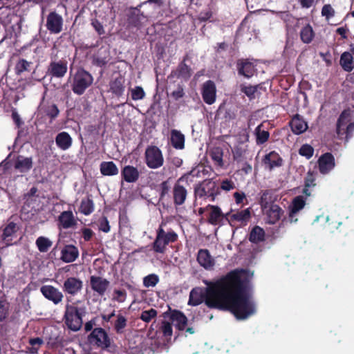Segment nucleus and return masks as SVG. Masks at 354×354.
<instances>
[{
    "instance_id": "nucleus-26",
    "label": "nucleus",
    "mask_w": 354,
    "mask_h": 354,
    "mask_svg": "<svg viewBox=\"0 0 354 354\" xmlns=\"http://www.w3.org/2000/svg\"><path fill=\"white\" fill-rule=\"evenodd\" d=\"M197 261L206 270H211L214 266V260L207 249H200L198 252Z\"/></svg>"
},
{
    "instance_id": "nucleus-25",
    "label": "nucleus",
    "mask_w": 354,
    "mask_h": 354,
    "mask_svg": "<svg viewBox=\"0 0 354 354\" xmlns=\"http://www.w3.org/2000/svg\"><path fill=\"white\" fill-rule=\"evenodd\" d=\"M78 256V249L73 245H66L61 251V260L65 263L75 261Z\"/></svg>"
},
{
    "instance_id": "nucleus-45",
    "label": "nucleus",
    "mask_w": 354,
    "mask_h": 354,
    "mask_svg": "<svg viewBox=\"0 0 354 354\" xmlns=\"http://www.w3.org/2000/svg\"><path fill=\"white\" fill-rule=\"evenodd\" d=\"M272 202L273 200L271 192L268 189L263 191L259 201V204L262 210L264 211L268 209L271 205H272Z\"/></svg>"
},
{
    "instance_id": "nucleus-35",
    "label": "nucleus",
    "mask_w": 354,
    "mask_h": 354,
    "mask_svg": "<svg viewBox=\"0 0 354 354\" xmlns=\"http://www.w3.org/2000/svg\"><path fill=\"white\" fill-rule=\"evenodd\" d=\"M265 231L259 225H255L251 230L248 239L252 243H259L265 241Z\"/></svg>"
},
{
    "instance_id": "nucleus-41",
    "label": "nucleus",
    "mask_w": 354,
    "mask_h": 354,
    "mask_svg": "<svg viewBox=\"0 0 354 354\" xmlns=\"http://www.w3.org/2000/svg\"><path fill=\"white\" fill-rule=\"evenodd\" d=\"M80 212L84 215H90L94 211V203L90 197L83 198L80 206Z\"/></svg>"
},
{
    "instance_id": "nucleus-50",
    "label": "nucleus",
    "mask_w": 354,
    "mask_h": 354,
    "mask_svg": "<svg viewBox=\"0 0 354 354\" xmlns=\"http://www.w3.org/2000/svg\"><path fill=\"white\" fill-rule=\"evenodd\" d=\"M158 315V312L154 308H150L142 311L139 318L146 323H149L153 319L156 318Z\"/></svg>"
},
{
    "instance_id": "nucleus-27",
    "label": "nucleus",
    "mask_w": 354,
    "mask_h": 354,
    "mask_svg": "<svg viewBox=\"0 0 354 354\" xmlns=\"http://www.w3.org/2000/svg\"><path fill=\"white\" fill-rule=\"evenodd\" d=\"M32 158L31 157L18 156L15 160L14 167L21 173H27L32 169Z\"/></svg>"
},
{
    "instance_id": "nucleus-59",
    "label": "nucleus",
    "mask_w": 354,
    "mask_h": 354,
    "mask_svg": "<svg viewBox=\"0 0 354 354\" xmlns=\"http://www.w3.org/2000/svg\"><path fill=\"white\" fill-rule=\"evenodd\" d=\"M313 147L308 144L303 145L299 150V153L302 156H305L307 159H310L313 156Z\"/></svg>"
},
{
    "instance_id": "nucleus-11",
    "label": "nucleus",
    "mask_w": 354,
    "mask_h": 354,
    "mask_svg": "<svg viewBox=\"0 0 354 354\" xmlns=\"http://www.w3.org/2000/svg\"><path fill=\"white\" fill-rule=\"evenodd\" d=\"M207 210L209 211L207 216L208 223L212 225L221 226L223 225V221L228 220L230 212L223 214L221 209L217 205H208L206 207Z\"/></svg>"
},
{
    "instance_id": "nucleus-57",
    "label": "nucleus",
    "mask_w": 354,
    "mask_h": 354,
    "mask_svg": "<svg viewBox=\"0 0 354 354\" xmlns=\"http://www.w3.org/2000/svg\"><path fill=\"white\" fill-rule=\"evenodd\" d=\"M127 293L125 290L115 289L113 291L112 299L118 303H123L125 301V300L127 299Z\"/></svg>"
},
{
    "instance_id": "nucleus-17",
    "label": "nucleus",
    "mask_w": 354,
    "mask_h": 354,
    "mask_svg": "<svg viewBox=\"0 0 354 354\" xmlns=\"http://www.w3.org/2000/svg\"><path fill=\"white\" fill-rule=\"evenodd\" d=\"M110 286V281L105 278L91 275L90 277V286L92 290L100 296H103Z\"/></svg>"
},
{
    "instance_id": "nucleus-19",
    "label": "nucleus",
    "mask_w": 354,
    "mask_h": 354,
    "mask_svg": "<svg viewBox=\"0 0 354 354\" xmlns=\"http://www.w3.org/2000/svg\"><path fill=\"white\" fill-rule=\"evenodd\" d=\"M283 160L280 155L275 151H272L266 154L262 158V163L270 171L276 167H280L283 165Z\"/></svg>"
},
{
    "instance_id": "nucleus-43",
    "label": "nucleus",
    "mask_w": 354,
    "mask_h": 354,
    "mask_svg": "<svg viewBox=\"0 0 354 354\" xmlns=\"http://www.w3.org/2000/svg\"><path fill=\"white\" fill-rule=\"evenodd\" d=\"M352 110L350 108H348L344 109L340 113L336 124L337 129L344 127L348 122H350L352 117Z\"/></svg>"
},
{
    "instance_id": "nucleus-47",
    "label": "nucleus",
    "mask_w": 354,
    "mask_h": 354,
    "mask_svg": "<svg viewBox=\"0 0 354 354\" xmlns=\"http://www.w3.org/2000/svg\"><path fill=\"white\" fill-rule=\"evenodd\" d=\"M127 325V318L121 314L117 315V319L114 323V330L118 334H122Z\"/></svg>"
},
{
    "instance_id": "nucleus-52",
    "label": "nucleus",
    "mask_w": 354,
    "mask_h": 354,
    "mask_svg": "<svg viewBox=\"0 0 354 354\" xmlns=\"http://www.w3.org/2000/svg\"><path fill=\"white\" fill-rule=\"evenodd\" d=\"M145 92L142 86H136L131 89V97L133 100L137 101L145 97Z\"/></svg>"
},
{
    "instance_id": "nucleus-15",
    "label": "nucleus",
    "mask_w": 354,
    "mask_h": 354,
    "mask_svg": "<svg viewBox=\"0 0 354 354\" xmlns=\"http://www.w3.org/2000/svg\"><path fill=\"white\" fill-rule=\"evenodd\" d=\"M317 164L319 172L327 174L335 167V157L330 152L324 153L318 158Z\"/></svg>"
},
{
    "instance_id": "nucleus-6",
    "label": "nucleus",
    "mask_w": 354,
    "mask_h": 354,
    "mask_svg": "<svg viewBox=\"0 0 354 354\" xmlns=\"http://www.w3.org/2000/svg\"><path fill=\"white\" fill-rule=\"evenodd\" d=\"M194 171H191L189 173L185 174L182 176H180L174 183L172 191L171 196L174 205L176 207L181 206L185 204L188 192L187 188L182 184L184 181H187V178L189 175L192 174Z\"/></svg>"
},
{
    "instance_id": "nucleus-8",
    "label": "nucleus",
    "mask_w": 354,
    "mask_h": 354,
    "mask_svg": "<svg viewBox=\"0 0 354 354\" xmlns=\"http://www.w3.org/2000/svg\"><path fill=\"white\" fill-rule=\"evenodd\" d=\"M88 340L91 344L103 350L107 349L111 346V339L102 328H94L88 336Z\"/></svg>"
},
{
    "instance_id": "nucleus-62",
    "label": "nucleus",
    "mask_w": 354,
    "mask_h": 354,
    "mask_svg": "<svg viewBox=\"0 0 354 354\" xmlns=\"http://www.w3.org/2000/svg\"><path fill=\"white\" fill-rule=\"evenodd\" d=\"M99 230L100 231H102L103 232L108 233L110 230L111 227L109 225V222L108 221V218L106 216H102L99 221Z\"/></svg>"
},
{
    "instance_id": "nucleus-46",
    "label": "nucleus",
    "mask_w": 354,
    "mask_h": 354,
    "mask_svg": "<svg viewBox=\"0 0 354 354\" xmlns=\"http://www.w3.org/2000/svg\"><path fill=\"white\" fill-rule=\"evenodd\" d=\"M31 62H28L25 59H19L15 64V72L17 75H20L26 71H30V67L32 65Z\"/></svg>"
},
{
    "instance_id": "nucleus-58",
    "label": "nucleus",
    "mask_w": 354,
    "mask_h": 354,
    "mask_svg": "<svg viewBox=\"0 0 354 354\" xmlns=\"http://www.w3.org/2000/svg\"><path fill=\"white\" fill-rule=\"evenodd\" d=\"M245 153V150L241 147L236 146L232 149L233 159L237 162H240L243 160Z\"/></svg>"
},
{
    "instance_id": "nucleus-3",
    "label": "nucleus",
    "mask_w": 354,
    "mask_h": 354,
    "mask_svg": "<svg viewBox=\"0 0 354 354\" xmlns=\"http://www.w3.org/2000/svg\"><path fill=\"white\" fill-rule=\"evenodd\" d=\"M71 79V89L77 95H83L93 83V75L82 67L77 69Z\"/></svg>"
},
{
    "instance_id": "nucleus-16",
    "label": "nucleus",
    "mask_w": 354,
    "mask_h": 354,
    "mask_svg": "<svg viewBox=\"0 0 354 354\" xmlns=\"http://www.w3.org/2000/svg\"><path fill=\"white\" fill-rule=\"evenodd\" d=\"M63 19L56 12H50L47 16L46 28L50 33L58 34L62 30Z\"/></svg>"
},
{
    "instance_id": "nucleus-28",
    "label": "nucleus",
    "mask_w": 354,
    "mask_h": 354,
    "mask_svg": "<svg viewBox=\"0 0 354 354\" xmlns=\"http://www.w3.org/2000/svg\"><path fill=\"white\" fill-rule=\"evenodd\" d=\"M169 317L178 330H184L185 329L187 318L183 312L174 310L171 313Z\"/></svg>"
},
{
    "instance_id": "nucleus-13",
    "label": "nucleus",
    "mask_w": 354,
    "mask_h": 354,
    "mask_svg": "<svg viewBox=\"0 0 354 354\" xmlns=\"http://www.w3.org/2000/svg\"><path fill=\"white\" fill-rule=\"evenodd\" d=\"M201 93L205 103L213 104L216 100V86L214 81L207 80L201 86Z\"/></svg>"
},
{
    "instance_id": "nucleus-9",
    "label": "nucleus",
    "mask_w": 354,
    "mask_h": 354,
    "mask_svg": "<svg viewBox=\"0 0 354 354\" xmlns=\"http://www.w3.org/2000/svg\"><path fill=\"white\" fill-rule=\"evenodd\" d=\"M189 55L187 53L185 54L182 61L175 69L171 71L168 77L180 79L185 82L188 81L193 73L192 68L186 64V62L189 60Z\"/></svg>"
},
{
    "instance_id": "nucleus-64",
    "label": "nucleus",
    "mask_w": 354,
    "mask_h": 354,
    "mask_svg": "<svg viewBox=\"0 0 354 354\" xmlns=\"http://www.w3.org/2000/svg\"><path fill=\"white\" fill-rule=\"evenodd\" d=\"M59 111L57 108V106L55 104L48 107L46 110V115L51 119L53 120L56 117H57Z\"/></svg>"
},
{
    "instance_id": "nucleus-29",
    "label": "nucleus",
    "mask_w": 354,
    "mask_h": 354,
    "mask_svg": "<svg viewBox=\"0 0 354 354\" xmlns=\"http://www.w3.org/2000/svg\"><path fill=\"white\" fill-rule=\"evenodd\" d=\"M290 126L292 132L297 135L304 133L308 128L306 122L299 114H296L292 118L290 122Z\"/></svg>"
},
{
    "instance_id": "nucleus-20",
    "label": "nucleus",
    "mask_w": 354,
    "mask_h": 354,
    "mask_svg": "<svg viewBox=\"0 0 354 354\" xmlns=\"http://www.w3.org/2000/svg\"><path fill=\"white\" fill-rule=\"evenodd\" d=\"M144 21H147V17L141 13L138 8H131V12L127 15L128 26L140 29L142 26Z\"/></svg>"
},
{
    "instance_id": "nucleus-51",
    "label": "nucleus",
    "mask_w": 354,
    "mask_h": 354,
    "mask_svg": "<svg viewBox=\"0 0 354 354\" xmlns=\"http://www.w3.org/2000/svg\"><path fill=\"white\" fill-rule=\"evenodd\" d=\"M171 187L169 179L162 181L159 185V196L160 200H164L166 196H169Z\"/></svg>"
},
{
    "instance_id": "nucleus-61",
    "label": "nucleus",
    "mask_w": 354,
    "mask_h": 354,
    "mask_svg": "<svg viewBox=\"0 0 354 354\" xmlns=\"http://www.w3.org/2000/svg\"><path fill=\"white\" fill-rule=\"evenodd\" d=\"M335 10L330 4H325L322 9V15L325 17L327 20L335 16Z\"/></svg>"
},
{
    "instance_id": "nucleus-2",
    "label": "nucleus",
    "mask_w": 354,
    "mask_h": 354,
    "mask_svg": "<svg viewBox=\"0 0 354 354\" xmlns=\"http://www.w3.org/2000/svg\"><path fill=\"white\" fill-rule=\"evenodd\" d=\"M166 225L167 222L162 221L156 230V236L152 243V249L156 253L164 254L166 252L167 246L169 243L176 242L178 239V234L172 229L165 231Z\"/></svg>"
},
{
    "instance_id": "nucleus-36",
    "label": "nucleus",
    "mask_w": 354,
    "mask_h": 354,
    "mask_svg": "<svg viewBox=\"0 0 354 354\" xmlns=\"http://www.w3.org/2000/svg\"><path fill=\"white\" fill-rule=\"evenodd\" d=\"M18 230V227L17 224L14 222L8 223L4 228L2 230L1 239L2 240L6 243L7 245H9V242L12 241V236L15 234Z\"/></svg>"
},
{
    "instance_id": "nucleus-24",
    "label": "nucleus",
    "mask_w": 354,
    "mask_h": 354,
    "mask_svg": "<svg viewBox=\"0 0 354 354\" xmlns=\"http://www.w3.org/2000/svg\"><path fill=\"white\" fill-rule=\"evenodd\" d=\"M305 205L306 201L302 196H297L294 198L290 206L289 220L291 223L297 221L295 216L304 207Z\"/></svg>"
},
{
    "instance_id": "nucleus-63",
    "label": "nucleus",
    "mask_w": 354,
    "mask_h": 354,
    "mask_svg": "<svg viewBox=\"0 0 354 354\" xmlns=\"http://www.w3.org/2000/svg\"><path fill=\"white\" fill-rule=\"evenodd\" d=\"M91 25L99 35H102L105 33L103 25L97 19H92Z\"/></svg>"
},
{
    "instance_id": "nucleus-7",
    "label": "nucleus",
    "mask_w": 354,
    "mask_h": 354,
    "mask_svg": "<svg viewBox=\"0 0 354 354\" xmlns=\"http://www.w3.org/2000/svg\"><path fill=\"white\" fill-rule=\"evenodd\" d=\"M145 162L149 169H156L164 164V157L162 151L155 145H149L145 152Z\"/></svg>"
},
{
    "instance_id": "nucleus-37",
    "label": "nucleus",
    "mask_w": 354,
    "mask_h": 354,
    "mask_svg": "<svg viewBox=\"0 0 354 354\" xmlns=\"http://www.w3.org/2000/svg\"><path fill=\"white\" fill-rule=\"evenodd\" d=\"M339 64L344 71L351 72L354 68V61L352 54L349 52H344L340 56Z\"/></svg>"
},
{
    "instance_id": "nucleus-40",
    "label": "nucleus",
    "mask_w": 354,
    "mask_h": 354,
    "mask_svg": "<svg viewBox=\"0 0 354 354\" xmlns=\"http://www.w3.org/2000/svg\"><path fill=\"white\" fill-rule=\"evenodd\" d=\"M209 156L216 166L219 167H223V151L221 147H213L209 151Z\"/></svg>"
},
{
    "instance_id": "nucleus-56",
    "label": "nucleus",
    "mask_w": 354,
    "mask_h": 354,
    "mask_svg": "<svg viewBox=\"0 0 354 354\" xmlns=\"http://www.w3.org/2000/svg\"><path fill=\"white\" fill-rule=\"evenodd\" d=\"M28 343L32 346V348H30V353H37L40 346L44 344V340L41 337L30 338Z\"/></svg>"
},
{
    "instance_id": "nucleus-48",
    "label": "nucleus",
    "mask_w": 354,
    "mask_h": 354,
    "mask_svg": "<svg viewBox=\"0 0 354 354\" xmlns=\"http://www.w3.org/2000/svg\"><path fill=\"white\" fill-rule=\"evenodd\" d=\"M259 85L256 86H241V91L245 94V95L249 98L250 100H254L257 97V93L258 92V88Z\"/></svg>"
},
{
    "instance_id": "nucleus-49",
    "label": "nucleus",
    "mask_w": 354,
    "mask_h": 354,
    "mask_svg": "<svg viewBox=\"0 0 354 354\" xmlns=\"http://www.w3.org/2000/svg\"><path fill=\"white\" fill-rule=\"evenodd\" d=\"M10 303L4 298L0 299V322L6 319L9 315Z\"/></svg>"
},
{
    "instance_id": "nucleus-1",
    "label": "nucleus",
    "mask_w": 354,
    "mask_h": 354,
    "mask_svg": "<svg viewBox=\"0 0 354 354\" xmlns=\"http://www.w3.org/2000/svg\"><path fill=\"white\" fill-rule=\"evenodd\" d=\"M243 270H234L216 281H206L207 287H196L189 292L188 305L196 306L205 301L210 308L228 310L239 320L256 312L254 301L241 279Z\"/></svg>"
},
{
    "instance_id": "nucleus-31",
    "label": "nucleus",
    "mask_w": 354,
    "mask_h": 354,
    "mask_svg": "<svg viewBox=\"0 0 354 354\" xmlns=\"http://www.w3.org/2000/svg\"><path fill=\"white\" fill-rule=\"evenodd\" d=\"M55 142L60 149L66 151L71 147L73 140L68 133L62 131L56 136Z\"/></svg>"
},
{
    "instance_id": "nucleus-21",
    "label": "nucleus",
    "mask_w": 354,
    "mask_h": 354,
    "mask_svg": "<svg viewBox=\"0 0 354 354\" xmlns=\"http://www.w3.org/2000/svg\"><path fill=\"white\" fill-rule=\"evenodd\" d=\"M125 79L122 75L111 80L109 82V91L116 97L123 95L125 91Z\"/></svg>"
},
{
    "instance_id": "nucleus-42",
    "label": "nucleus",
    "mask_w": 354,
    "mask_h": 354,
    "mask_svg": "<svg viewBox=\"0 0 354 354\" xmlns=\"http://www.w3.org/2000/svg\"><path fill=\"white\" fill-rule=\"evenodd\" d=\"M354 132V122H350L346 129L344 127H339V129L336 128V133L339 138L344 136L345 140L347 142L349 139H351L353 135Z\"/></svg>"
},
{
    "instance_id": "nucleus-55",
    "label": "nucleus",
    "mask_w": 354,
    "mask_h": 354,
    "mask_svg": "<svg viewBox=\"0 0 354 354\" xmlns=\"http://www.w3.org/2000/svg\"><path fill=\"white\" fill-rule=\"evenodd\" d=\"M235 183L230 178H225L221 180L220 186H218V188H220L221 190H223L225 192H229L235 189Z\"/></svg>"
},
{
    "instance_id": "nucleus-39",
    "label": "nucleus",
    "mask_w": 354,
    "mask_h": 354,
    "mask_svg": "<svg viewBox=\"0 0 354 354\" xmlns=\"http://www.w3.org/2000/svg\"><path fill=\"white\" fill-rule=\"evenodd\" d=\"M315 37V32L313 27L309 24L304 26L300 31V39L304 44H310Z\"/></svg>"
},
{
    "instance_id": "nucleus-4",
    "label": "nucleus",
    "mask_w": 354,
    "mask_h": 354,
    "mask_svg": "<svg viewBox=\"0 0 354 354\" xmlns=\"http://www.w3.org/2000/svg\"><path fill=\"white\" fill-rule=\"evenodd\" d=\"M84 308H78L73 305L66 304L64 313V321L67 327L73 330H79L82 326V314Z\"/></svg>"
},
{
    "instance_id": "nucleus-32",
    "label": "nucleus",
    "mask_w": 354,
    "mask_h": 354,
    "mask_svg": "<svg viewBox=\"0 0 354 354\" xmlns=\"http://www.w3.org/2000/svg\"><path fill=\"white\" fill-rule=\"evenodd\" d=\"M267 211L268 222L270 224H274L279 221L283 210L276 204L271 205Z\"/></svg>"
},
{
    "instance_id": "nucleus-10",
    "label": "nucleus",
    "mask_w": 354,
    "mask_h": 354,
    "mask_svg": "<svg viewBox=\"0 0 354 354\" xmlns=\"http://www.w3.org/2000/svg\"><path fill=\"white\" fill-rule=\"evenodd\" d=\"M68 71V62L64 59L51 61L47 68V74L51 77L63 78Z\"/></svg>"
},
{
    "instance_id": "nucleus-33",
    "label": "nucleus",
    "mask_w": 354,
    "mask_h": 354,
    "mask_svg": "<svg viewBox=\"0 0 354 354\" xmlns=\"http://www.w3.org/2000/svg\"><path fill=\"white\" fill-rule=\"evenodd\" d=\"M100 173L103 176H112L118 175L119 169L113 161H103L100 165Z\"/></svg>"
},
{
    "instance_id": "nucleus-18",
    "label": "nucleus",
    "mask_w": 354,
    "mask_h": 354,
    "mask_svg": "<svg viewBox=\"0 0 354 354\" xmlns=\"http://www.w3.org/2000/svg\"><path fill=\"white\" fill-rule=\"evenodd\" d=\"M232 212V210L230 212L227 220L228 223L232 226H233L235 223H238L241 225H245L251 218L250 208L237 211L233 214H231Z\"/></svg>"
},
{
    "instance_id": "nucleus-34",
    "label": "nucleus",
    "mask_w": 354,
    "mask_h": 354,
    "mask_svg": "<svg viewBox=\"0 0 354 354\" xmlns=\"http://www.w3.org/2000/svg\"><path fill=\"white\" fill-rule=\"evenodd\" d=\"M257 145H263L267 142L270 138V133L263 129V123L258 125L254 132Z\"/></svg>"
},
{
    "instance_id": "nucleus-30",
    "label": "nucleus",
    "mask_w": 354,
    "mask_h": 354,
    "mask_svg": "<svg viewBox=\"0 0 354 354\" xmlns=\"http://www.w3.org/2000/svg\"><path fill=\"white\" fill-rule=\"evenodd\" d=\"M58 221L64 229L73 227L77 224L75 216L70 210L62 212L58 217Z\"/></svg>"
},
{
    "instance_id": "nucleus-54",
    "label": "nucleus",
    "mask_w": 354,
    "mask_h": 354,
    "mask_svg": "<svg viewBox=\"0 0 354 354\" xmlns=\"http://www.w3.org/2000/svg\"><path fill=\"white\" fill-rule=\"evenodd\" d=\"M278 16L286 24L287 27L291 26L295 23V18L288 11L280 12Z\"/></svg>"
},
{
    "instance_id": "nucleus-38",
    "label": "nucleus",
    "mask_w": 354,
    "mask_h": 354,
    "mask_svg": "<svg viewBox=\"0 0 354 354\" xmlns=\"http://www.w3.org/2000/svg\"><path fill=\"white\" fill-rule=\"evenodd\" d=\"M171 143L174 148L183 149L185 148V136L180 131L172 130L171 132Z\"/></svg>"
},
{
    "instance_id": "nucleus-44",
    "label": "nucleus",
    "mask_w": 354,
    "mask_h": 354,
    "mask_svg": "<svg viewBox=\"0 0 354 354\" xmlns=\"http://www.w3.org/2000/svg\"><path fill=\"white\" fill-rule=\"evenodd\" d=\"M35 244L40 252H46L53 245V242L45 236H39Z\"/></svg>"
},
{
    "instance_id": "nucleus-60",
    "label": "nucleus",
    "mask_w": 354,
    "mask_h": 354,
    "mask_svg": "<svg viewBox=\"0 0 354 354\" xmlns=\"http://www.w3.org/2000/svg\"><path fill=\"white\" fill-rule=\"evenodd\" d=\"M160 330L162 333L163 336H165V337L171 338L173 334L171 324L168 322L163 321L162 322Z\"/></svg>"
},
{
    "instance_id": "nucleus-12",
    "label": "nucleus",
    "mask_w": 354,
    "mask_h": 354,
    "mask_svg": "<svg viewBox=\"0 0 354 354\" xmlns=\"http://www.w3.org/2000/svg\"><path fill=\"white\" fill-rule=\"evenodd\" d=\"M83 288V281L75 277L66 278L62 285V290L65 295L74 297L78 295Z\"/></svg>"
},
{
    "instance_id": "nucleus-53",
    "label": "nucleus",
    "mask_w": 354,
    "mask_h": 354,
    "mask_svg": "<svg viewBox=\"0 0 354 354\" xmlns=\"http://www.w3.org/2000/svg\"><path fill=\"white\" fill-rule=\"evenodd\" d=\"M159 282V277L156 274H150L143 278V285L146 288L154 287Z\"/></svg>"
},
{
    "instance_id": "nucleus-23",
    "label": "nucleus",
    "mask_w": 354,
    "mask_h": 354,
    "mask_svg": "<svg viewBox=\"0 0 354 354\" xmlns=\"http://www.w3.org/2000/svg\"><path fill=\"white\" fill-rule=\"evenodd\" d=\"M238 73L246 78H250L255 72L254 65L248 59H239L236 63Z\"/></svg>"
},
{
    "instance_id": "nucleus-14",
    "label": "nucleus",
    "mask_w": 354,
    "mask_h": 354,
    "mask_svg": "<svg viewBox=\"0 0 354 354\" xmlns=\"http://www.w3.org/2000/svg\"><path fill=\"white\" fill-rule=\"evenodd\" d=\"M42 295L48 301H52L55 305L60 304L64 295L57 288L51 285H44L40 288Z\"/></svg>"
},
{
    "instance_id": "nucleus-5",
    "label": "nucleus",
    "mask_w": 354,
    "mask_h": 354,
    "mask_svg": "<svg viewBox=\"0 0 354 354\" xmlns=\"http://www.w3.org/2000/svg\"><path fill=\"white\" fill-rule=\"evenodd\" d=\"M220 194V188H218L216 182L211 179L204 180L194 188V194L196 197L209 198L212 201H214Z\"/></svg>"
},
{
    "instance_id": "nucleus-22",
    "label": "nucleus",
    "mask_w": 354,
    "mask_h": 354,
    "mask_svg": "<svg viewBox=\"0 0 354 354\" xmlns=\"http://www.w3.org/2000/svg\"><path fill=\"white\" fill-rule=\"evenodd\" d=\"M122 179L128 183H134L140 178V172L137 167L132 165H126L121 170Z\"/></svg>"
}]
</instances>
